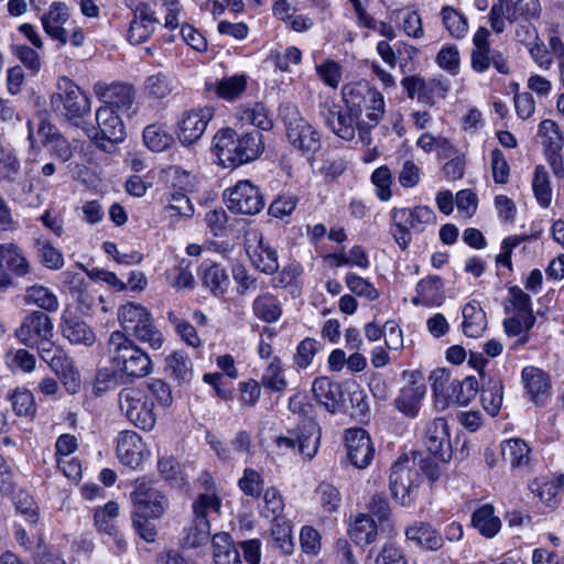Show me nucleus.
Here are the masks:
<instances>
[{"label": "nucleus", "mask_w": 564, "mask_h": 564, "mask_svg": "<svg viewBox=\"0 0 564 564\" xmlns=\"http://www.w3.org/2000/svg\"><path fill=\"white\" fill-rule=\"evenodd\" d=\"M237 119L241 124L254 126L263 131H269L273 127L271 113L261 102L240 106L237 110Z\"/></svg>", "instance_id": "obj_30"}, {"label": "nucleus", "mask_w": 564, "mask_h": 564, "mask_svg": "<svg viewBox=\"0 0 564 564\" xmlns=\"http://www.w3.org/2000/svg\"><path fill=\"white\" fill-rule=\"evenodd\" d=\"M443 281L437 275L421 280L416 285V293L423 295L425 306H440L444 302Z\"/></svg>", "instance_id": "obj_49"}, {"label": "nucleus", "mask_w": 564, "mask_h": 564, "mask_svg": "<svg viewBox=\"0 0 564 564\" xmlns=\"http://www.w3.org/2000/svg\"><path fill=\"white\" fill-rule=\"evenodd\" d=\"M315 70L325 86L333 89L338 88L343 77V67L339 63L334 59H326L316 65Z\"/></svg>", "instance_id": "obj_64"}, {"label": "nucleus", "mask_w": 564, "mask_h": 564, "mask_svg": "<svg viewBox=\"0 0 564 564\" xmlns=\"http://www.w3.org/2000/svg\"><path fill=\"white\" fill-rule=\"evenodd\" d=\"M210 524L208 520L193 518V521L185 529L184 544L188 547H197L209 541Z\"/></svg>", "instance_id": "obj_58"}, {"label": "nucleus", "mask_w": 564, "mask_h": 564, "mask_svg": "<svg viewBox=\"0 0 564 564\" xmlns=\"http://www.w3.org/2000/svg\"><path fill=\"white\" fill-rule=\"evenodd\" d=\"M261 384L267 390L274 392H283L286 389L288 382L284 377V370L278 357H273L272 361L264 369L261 377Z\"/></svg>", "instance_id": "obj_53"}, {"label": "nucleus", "mask_w": 564, "mask_h": 564, "mask_svg": "<svg viewBox=\"0 0 564 564\" xmlns=\"http://www.w3.org/2000/svg\"><path fill=\"white\" fill-rule=\"evenodd\" d=\"M227 208L234 214L256 215L264 207L259 188L248 180H241L235 186L224 191Z\"/></svg>", "instance_id": "obj_13"}, {"label": "nucleus", "mask_w": 564, "mask_h": 564, "mask_svg": "<svg viewBox=\"0 0 564 564\" xmlns=\"http://www.w3.org/2000/svg\"><path fill=\"white\" fill-rule=\"evenodd\" d=\"M463 314V333L471 338L480 337L487 326L486 314L476 301H470L464 305Z\"/></svg>", "instance_id": "obj_32"}, {"label": "nucleus", "mask_w": 564, "mask_h": 564, "mask_svg": "<svg viewBox=\"0 0 564 564\" xmlns=\"http://www.w3.org/2000/svg\"><path fill=\"white\" fill-rule=\"evenodd\" d=\"M409 540L427 550H438L443 545L442 535L430 524L415 522L405 530Z\"/></svg>", "instance_id": "obj_35"}, {"label": "nucleus", "mask_w": 564, "mask_h": 564, "mask_svg": "<svg viewBox=\"0 0 564 564\" xmlns=\"http://www.w3.org/2000/svg\"><path fill=\"white\" fill-rule=\"evenodd\" d=\"M471 523L486 538H494L501 528V522L490 505L479 507L471 517Z\"/></svg>", "instance_id": "obj_40"}, {"label": "nucleus", "mask_w": 564, "mask_h": 564, "mask_svg": "<svg viewBox=\"0 0 564 564\" xmlns=\"http://www.w3.org/2000/svg\"><path fill=\"white\" fill-rule=\"evenodd\" d=\"M442 22L448 33L456 39H463L468 32V22L464 14L453 7L445 6L441 10Z\"/></svg>", "instance_id": "obj_51"}, {"label": "nucleus", "mask_w": 564, "mask_h": 564, "mask_svg": "<svg viewBox=\"0 0 564 564\" xmlns=\"http://www.w3.org/2000/svg\"><path fill=\"white\" fill-rule=\"evenodd\" d=\"M94 91L105 102V106L122 112L129 111L134 102L135 91L128 84L112 83L108 85L97 83L94 86Z\"/></svg>", "instance_id": "obj_21"}, {"label": "nucleus", "mask_w": 564, "mask_h": 564, "mask_svg": "<svg viewBox=\"0 0 564 564\" xmlns=\"http://www.w3.org/2000/svg\"><path fill=\"white\" fill-rule=\"evenodd\" d=\"M426 393L423 382L413 380L401 388L398 398L394 400L395 408L408 416L415 417L420 405Z\"/></svg>", "instance_id": "obj_27"}, {"label": "nucleus", "mask_w": 564, "mask_h": 564, "mask_svg": "<svg viewBox=\"0 0 564 564\" xmlns=\"http://www.w3.org/2000/svg\"><path fill=\"white\" fill-rule=\"evenodd\" d=\"M539 137L544 148V153L551 151H562L564 138L560 131L558 124L550 119L542 120L539 124Z\"/></svg>", "instance_id": "obj_48"}, {"label": "nucleus", "mask_w": 564, "mask_h": 564, "mask_svg": "<svg viewBox=\"0 0 564 564\" xmlns=\"http://www.w3.org/2000/svg\"><path fill=\"white\" fill-rule=\"evenodd\" d=\"M247 87L246 75H234L223 78L217 86V95L226 100H234L239 97Z\"/></svg>", "instance_id": "obj_63"}, {"label": "nucleus", "mask_w": 564, "mask_h": 564, "mask_svg": "<svg viewBox=\"0 0 564 564\" xmlns=\"http://www.w3.org/2000/svg\"><path fill=\"white\" fill-rule=\"evenodd\" d=\"M213 117L214 109L210 107L185 111L177 129V138L181 143L189 145L199 140Z\"/></svg>", "instance_id": "obj_17"}, {"label": "nucleus", "mask_w": 564, "mask_h": 564, "mask_svg": "<svg viewBox=\"0 0 564 564\" xmlns=\"http://www.w3.org/2000/svg\"><path fill=\"white\" fill-rule=\"evenodd\" d=\"M252 311L256 317L267 323H274L282 315L280 300L270 293L258 295L252 303Z\"/></svg>", "instance_id": "obj_38"}, {"label": "nucleus", "mask_w": 564, "mask_h": 564, "mask_svg": "<svg viewBox=\"0 0 564 564\" xmlns=\"http://www.w3.org/2000/svg\"><path fill=\"white\" fill-rule=\"evenodd\" d=\"M177 88V80L164 72L148 76L143 85L145 96L152 100H163L171 96Z\"/></svg>", "instance_id": "obj_29"}, {"label": "nucleus", "mask_w": 564, "mask_h": 564, "mask_svg": "<svg viewBox=\"0 0 564 564\" xmlns=\"http://www.w3.org/2000/svg\"><path fill=\"white\" fill-rule=\"evenodd\" d=\"M421 473L416 458L401 456L392 465L389 485L391 495L402 506H409L417 495L421 484Z\"/></svg>", "instance_id": "obj_8"}, {"label": "nucleus", "mask_w": 564, "mask_h": 564, "mask_svg": "<svg viewBox=\"0 0 564 564\" xmlns=\"http://www.w3.org/2000/svg\"><path fill=\"white\" fill-rule=\"evenodd\" d=\"M312 392L315 399L323 404L326 410L335 412L341 395L340 386L327 377H319L313 381Z\"/></svg>", "instance_id": "obj_34"}, {"label": "nucleus", "mask_w": 564, "mask_h": 564, "mask_svg": "<svg viewBox=\"0 0 564 564\" xmlns=\"http://www.w3.org/2000/svg\"><path fill=\"white\" fill-rule=\"evenodd\" d=\"M503 400V386L499 378H489L481 390V403L491 416L498 415Z\"/></svg>", "instance_id": "obj_42"}, {"label": "nucleus", "mask_w": 564, "mask_h": 564, "mask_svg": "<svg viewBox=\"0 0 564 564\" xmlns=\"http://www.w3.org/2000/svg\"><path fill=\"white\" fill-rule=\"evenodd\" d=\"M391 236L395 243L405 250L411 243V232L420 234L429 225L436 221V215L432 208L425 205L410 207H394L390 212Z\"/></svg>", "instance_id": "obj_5"}, {"label": "nucleus", "mask_w": 564, "mask_h": 564, "mask_svg": "<svg viewBox=\"0 0 564 564\" xmlns=\"http://www.w3.org/2000/svg\"><path fill=\"white\" fill-rule=\"evenodd\" d=\"M349 535L359 545L370 544L377 538V525L370 516L360 514L351 525Z\"/></svg>", "instance_id": "obj_47"}, {"label": "nucleus", "mask_w": 564, "mask_h": 564, "mask_svg": "<svg viewBox=\"0 0 564 564\" xmlns=\"http://www.w3.org/2000/svg\"><path fill=\"white\" fill-rule=\"evenodd\" d=\"M321 432L318 424L312 419L303 420L296 429L288 430L275 440L282 452L297 453L305 458H313L319 447Z\"/></svg>", "instance_id": "obj_9"}, {"label": "nucleus", "mask_w": 564, "mask_h": 564, "mask_svg": "<svg viewBox=\"0 0 564 564\" xmlns=\"http://www.w3.org/2000/svg\"><path fill=\"white\" fill-rule=\"evenodd\" d=\"M119 410L135 427L151 431L156 423L153 402L142 387H126L118 394Z\"/></svg>", "instance_id": "obj_7"}, {"label": "nucleus", "mask_w": 564, "mask_h": 564, "mask_svg": "<svg viewBox=\"0 0 564 564\" xmlns=\"http://www.w3.org/2000/svg\"><path fill=\"white\" fill-rule=\"evenodd\" d=\"M52 109L68 120H77L90 110L89 98L67 77L59 78L57 91L51 97Z\"/></svg>", "instance_id": "obj_10"}, {"label": "nucleus", "mask_w": 564, "mask_h": 564, "mask_svg": "<svg viewBox=\"0 0 564 564\" xmlns=\"http://www.w3.org/2000/svg\"><path fill=\"white\" fill-rule=\"evenodd\" d=\"M156 12L147 3H139L133 10V18L129 23L127 40L132 45L147 42L159 24Z\"/></svg>", "instance_id": "obj_19"}, {"label": "nucleus", "mask_w": 564, "mask_h": 564, "mask_svg": "<svg viewBox=\"0 0 564 564\" xmlns=\"http://www.w3.org/2000/svg\"><path fill=\"white\" fill-rule=\"evenodd\" d=\"M186 193L183 191H169L164 194L165 210L170 212L171 216L189 218L193 215L194 206Z\"/></svg>", "instance_id": "obj_52"}, {"label": "nucleus", "mask_w": 564, "mask_h": 564, "mask_svg": "<svg viewBox=\"0 0 564 564\" xmlns=\"http://www.w3.org/2000/svg\"><path fill=\"white\" fill-rule=\"evenodd\" d=\"M318 115L324 124L338 138L345 141L355 138L359 119L350 106L344 108L335 102H323L319 105Z\"/></svg>", "instance_id": "obj_14"}, {"label": "nucleus", "mask_w": 564, "mask_h": 564, "mask_svg": "<svg viewBox=\"0 0 564 564\" xmlns=\"http://www.w3.org/2000/svg\"><path fill=\"white\" fill-rule=\"evenodd\" d=\"M471 67L477 73L486 72L492 65L498 73L508 74L509 66L503 55L496 50L487 48H473L470 55Z\"/></svg>", "instance_id": "obj_31"}, {"label": "nucleus", "mask_w": 564, "mask_h": 564, "mask_svg": "<svg viewBox=\"0 0 564 564\" xmlns=\"http://www.w3.org/2000/svg\"><path fill=\"white\" fill-rule=\"evenodd\" d=\"M347 456L358 469L367 468L375 456V446L364 429H349L345 434Z\"/></svg>", "instance_id": "obj_18"}, {"label": "nucleus", "mask_w": 564, "mask_h": 564, "mask_svg": "<svg viewBox=\"0 0 564 564\" xmlns=\"http://www.w3.org/2000/svg\"><path fill=\"white\" fill-rule=\"evenodd\" d=\"M41 263L51 270H58L64 265L62 252L46 239L35 242Z\"/></svg>", "instance_id": "obj_61"}, {"label": "nucleus", "mask_w": 564, "mask_h": 564, "mask_svg": "<svg viewBox=\"0 0 564 564\" xmlns=\"http://www.w3.org/2000/svg\"><path fill=\"white\" fill-rule=\"evenodd\" d=\"M118 319L122 327L120 332L128 337L147 343L154 350L163 346L164 336L154 325L150 311L143 305L131 302L121 305L118 308Z\"/></svg>", "instance_id": "obj_4"}, {"label": "nucleus", "mask_w": 564, "mask_h": 564, "mask_svg": "<svg viewBox=\"0 0 564 564\" xmlns=\"http://www.w3.org/2000/svg\"><path fill=\"white\" fill-rule=\"evenodd\" d=\"M97 127L89 137L95 145L106 152H111L117 143L124 140L126 128L121 117L109 106L99 107L95 115Z\"/></svg>", "instance_id": "obj_12"}, {"label": "nucleus", "mask_w": 564, "mask_h": 564, "mask_svg": "<svg viewBox=\"0 0 564 564\" xmlns=\"http://www.w3.org/2000/svg\"><path fill=\"white\" fill-rule=\"evenodd\" d=\"M449 388V395L446 398L445 404L455 403L457 405H467L479 391L478 381L471 376L462 380L453 379Z\"/></svg>", "instance_id": "obj_37"}, {"label": "nucleus", "mask_w": 564, "mask_h": 564, "mask_svg": "<svg viewBox=\"0 0 564 564\" xmlns=\"http://www.w3.org/2000/svg\"><path fill=\"white\" fill-rule=\"evenodd\" d=\"M54 325L48 315L33 311L24 316L21 325L15 329L14 336L24 346L37 349L39 354L48 346H53Z\"/></svg>", "instance_id": "obj_11"}, {"label": "nucleus", "mask_w": 564, "mask_h": 564, "mask_svg": "<svg viewBox=\"0 0 564 564\" xmlns=\"http://www.w3.org/2000/svg\"><path fill=\"white\" fill-rule=\"evenodd\" d=\"M0 270H9L17 276L30 273V264L18 245L0 243Z\"/></svg>", "instance_id": "obj_28"}, {"label": "nucleus", "mask_w": 564, "mask_h": 564, "mask_svg": "<svg viewBox=\"0 0 564 564\" xmlns=\"http://www.w3.org/2000/svg\"><path fill=\"white\" fill-rule=\"evenodd\" d=\"M521 378L531 401L536 405L544 404L550 398L549 376L541 369L529 366L522 370Z\"/></svg>", "instance_id": "obj_25"}, {"label": "nucleus", "mask_w": 564, "mask_h": 564, "mask_svg": "<svg viewBox=\"0 0 564 564\" xmlns=\"http://www.w3.org/2000/svg\"><path fill=\"white\" fill-rule=\"evenodd\" d=\"M202 281L215 296L225 294L230 283L226 269L214 262L202 264Z\"/></svg>", "instance_id": "obj_33"}, {"label": "nucleus", "mask_w": 564, "mask_h": 564, "mask_svg": "<svg viewBox=\"0 0 564 564\" xmlns=\"http://www.w3.org/2000/svg\"><path fill=\"white\" fill-rule=\"evenodd\" d=\"M215 564H242L240 553L228 533H217L212 539Z\"/></svg>", "instance_id": "obj_36"}, {"label": "nucleus", "mask_w": 564, "mask_h": 564, "mask_svg": "<svg viewBox=\"0 0 564 564\" xmlns=\"http://www.w3.org/2000/svg\"><path fill=\"white\" fill-rule=\"evenodd\" d=\"M271 535L274 547L281 550L285 555H290L293 552L292 527L288 521L280 520L273 522Z\"/></svg>", "instance_id": "obj_60"}, {"label": "nucleus", "mask_w": 564, "mask_h": 564, "mask_svg": "<svg viewBox=\"0 0 564 564\" xmlns=\"http://www.w3.org/2000/svg\"><path fill=\"white\" fill-rule=\"evenodd\" d=\"M23 302L26 305H35L46 312H55L59 305L54 292L39 284H34L25 290Z\"/></svg>", "instance_id": "obj_39"}, {"label": "nucleus", "mask_w": 564, "mask_h": 564, "mask_svg": "<svg viewBox=\"0 0 564 564\" xmlns=\"http://www.w3.org/2000/svg\"><path fill=\"white\" fill-rule=\"evenodd\" d=\"M68 7L63 2H53L46 13L41 17L44 31L53 40L65 45L68 41V34L64 24L69 20Z\"/></svg>", "instance_id": "obj_24"}, {"label": "nucleus", "mask_w": 564, "mask_h": 564, "mask_svg": "<svg viewBox=\"0 0 564 564\" xmlns=\"http://www.w3.org/2000/svg\"><path fill=\"white\" fill-rule=\"evenodd\" d=\"M61 330L72 344L91 346L96 339L91 328L70 308H65L62 313Z\"/></svg>", "instance_id": "obj_23"}, {"label": "nucleus", "mask_w": 564, "mask_h": 564, "mask_svg": "<svg viewBox=\"0 0 564 564\" xmlns=\"http://www.w3.org/2000/svg\"><path fill=\"white\" fill-rule=\"evenodd\" d=\"M118 516L119 505L116 501H109L104 507L95 510V525L101 532L109 535H116L117 531L113 521Z\"/></svg>", "instance_id": "obj_56"}, {"label": "nucleus", "mask_w": 564, "mask_h": 564, "mask_svg": "<svg viewBox=\"0 0 564 564\" xmlns=\"http://www.w3.org/2000/svg\"><path fill=\"white\" fill-rule=\"evenodd\" d=\"M143 142L151 151L161 152L174 143V138L164 126L153 123L144 128Z\"/></svg>", "instance_id": "obj_43"}, {"label": "nucleus", "mask_w": 564, "mask_h": 564, "mask_svg": "<svg viewBox=\"0 0 564 564\" xmlns=\"http://www.w3.org/2000/svg\"><path fill=\"white\" fill-rule=\"evenodd\" d=\"M166 183L172 191L191 192L195 187L196 176L181 166L173 165L165 170Z\"/></svg>", "instance_id": "obj_57"}, {"label": "nucleus", "mask_w": 564, "mask_h": 564, "mask_svg": "<svg viewBox=\"0 0 564 564\" xmlns=\"http://www.w3.org/2000/svg\"><path fill=\"white\" fill-rule=\"evenodd\" d=\"M279 115L285 124L288 140L295 149L305 154H314L321 149L319 132L301 116L294 104H281Z\"/></svg>", "instance_id": "obj_6"}, {"label": "nucleus", "mask_w": 564, "mask_h": 564, "mask_svg": "<svg viewBox=\"0 0 564 564\" xmlns=\"http://www.w3.org/2000/svg\"><path fill=\"white\" fill-rule=\"evenodd\" d=\"M530 448L520 438H510L501 444V455L511 467H521L529 462Z\"/></svg>", "instance_id": "obj_44"}, {"label": "nucleus", "mask_w": 564, "mask_h": 564, "mask_svg": "<svg viewBox=\"0 0 564 564\" xmlns=\"http://www.w3.org/2000/svg\"><path fill=\"white\" fill-rule=\"evenodd\" d=\"M424 445L434 458L445 462L451 457L452 444L444 417H436L426 425Z\"/></svg>", "instance_id": "obj_20"}, {"label": "nucleus", "mask_w": 564, "mask_h": 564, "mask_svg": "<svg viewBox=\"0 0 564 564\" xmlns=\"http://www.w3.org/2000/svg\"><path fill=\"white\" fill-rule=\"evenodd\" d=\"M6 365L12 372L31 373L35 370L36 358L26 349L12 348L6 354Z\"/></svg>", "instance_id": "obj_50"}, {"label": "nucleus", "mask_w": 564, "mask_h": 564, "mask_svg": "<svg viewBox=\"0 0 564 564\" xmlns=\"http://www.w3.org/2000/svg\"><path fill=\"white\" fill-rule=\"evenodd\" d=\"M542 7L539 0H510L508 22L533 21L541 17Z\"/></svg>", "instance_id": "obj_46"}, {"label": "nucleus", "mask_w": 564, "mask_h": 564, "mask_svg": "<svg viewBox=\"0 0 564 564\" xmlns=\"http://www.w3.org/2000/svg\"><path fill=\"white\" fill-rule=\"evenodd\" d=\"M341 93L345 102L356 111L359 119L357 128L360 141L366 145L370 144V131L378 126L386 112L383 95L367 82L347 84Z\"/></svg>", "instance_id": "obj_1"}, {"label": "nucleus", "mask_w": 564, "mask_h": 564, "mask_svg": "<svg viewBox=\"0 0 564 564\" xmlns=\"http://www.w3.org/2000/svg\"><path fill=\"white\" fill-rule=\"evenodd\" d=\"M221 500L215 494H200L193 502L195 519L208 520L220 513Z\"/></svg>", "instance_id": "obj_54"}, {"label": "nucleus", "mask_w": 564, "mask_h": 564, "mask_svg": "<svg viewBox=\"0 0 564 564\" xmlns=\"http://www.w3.org/2000/svg\"><path fill=\"white\" fill-rule=\"evenodd\" d=\"M39 355L58 377L76 384L78 372L74 367L73 359L63 349L53 345L48 346L47 349H43Z\"/></svg>", "instance_id": "obj_26"}, {"label": "nucleus", "mask_w": 564, "mask_h": 564, "mask_svg": "<svg viewBox=\"0 0 564 564\" xmlns=\"http://www.w3.org/2000/svg\"><path fill=\"white\" fill-rule=\"evenodd\" d=\"M284 500L278 489L271 487L264 491L263 506L260 513L263 518L275 522L282 519Z\"/></svg>", "instance_id": "obj_55"}, {"label": "nucleus", "mask_w": 564, "mask_h": 564, "mask_svg": "<svg viewBox=\"0 0 564 564\" xmlns=\"http://www.w3.org/2000/svg\"><path fill=\"white\" fill-rule=\"evenodd\" d=\"M149 454L142 437L133 431H123L118 436L117 456L131 468H138Z\"/></svg>", "instance_id": "obj_22"}, {"label": "nucleus", "mask_w": 564, "mask_h": 564, "mask_svg": "<svg viewBox=\"0 0 564 564\" xmlns=\"http://www.w3.org/2000/svg\"><path fill=\"white\" fill-rule=\"evenodd\" d=\"M12 410L18 416H26L33 419L36 414V404L33 393L24 388L18 387L8 395Z\"/></svg>", "instance_id": "obj_45"}, {"label": "nucleus", "mask_w": 564, "mask_h": 564, "mask_svg": "<svg viewBox=\"0 0 564 564\" xmlns=\"http://www.w3.org/2000/svg\"><path fill=\"white\" fill-rule=\"evenodd\" d=\"M509 303L512 306L513 315L521 317L525 324V328L530 329L535 323L531 307V297L522 289L512 286L509 289Z\"/></svg>", "instance_id": "obj_41"}, {"label": "nucleus", "mask_w": 564, "mask_h": 564, "mask_svg": "<svg viewBox=\"0 0 564 564\" xmlns=\"http://www.w3.org/2000/svg\"><path fill=\"white\" fill-rule=\"evenodd\" d=\"M130 498L134 508L133 513L139 516L159 519L169 508L166 496L143 480L135 482Z\"/></svg>", "instance_id": "obj_15"}, {"label": "nucleus", "mask_w": 564, "mask_h": 564, "mask_svg": "<svg viewBox=\"0 0 564 564\" xmlns=\"http://www.w3.org/2000/svg\"><path fill=\"white\" fill-rule=\"evenodd\" d=\"M218 163L224 167L240 166L256 160L263 152L262 134L247 132L238 135L231 128L219 130L213 139Z\"/></svg>", "instance_id": "obj_3"}, {"label": "nucleus", "mask_w": 564, "mask_h": 564, "mask_svg": "<svg viewBox=\"0 0 564 564\" xmlns=\"http://www.w3.org/2000/svg\"><path fill=\"white\" fill-rule=\"evenodd\" d=\"M246 251L252 264L265 274H273L279 269L276 251L264 241L258 230L246 235Z\"/></svg>", "instance_id": "obj_16"}, {"label": "nucleus", "mask_w": 564, "mask_h": 564, "mask_svg": "<svg viewBox=\"0 0 564 564\" xmlns=\"http://www.w3.org/2000/svg\"><path fill=\"white\" fill-rule=\"evenodd\" d=\"M108 351L112 368L121 378L132 381L153 371L150 356L127 334L113 330L108 339Z\"/></svg>", "instance_id": "obj_2"}, {"label": "nucleus", "mask_w": 564, "mask_h": 564, "mask_svg": "<svg viewBox=\"0 0 564 564\" xmlns=\"http://www.w3.org/2000/svg\"><path fill=\"white\" fill-rule=\"evenodd\" d=\"M532 191L539 205L546 208L552 202V189L547 173L543 166H536L532 180Z\"/></svg>", "instance_id": "obj_59"}, {"label": "nucleus", "mask_w": 564, "mask_h": 564, "mask_svg": "<svg viewBox=\"0 0 564 564\" xmlns=\"http://www.w3.org/2000/svg\"><path fill=\"white\" fill-rule=\"evenodd\" d=\"M166 365L174 377L180 381L187 382L193 376V364L187 355L175 351L166 358Z\"/></svg>", "instance_id": "obj_62"}]
</instances>
